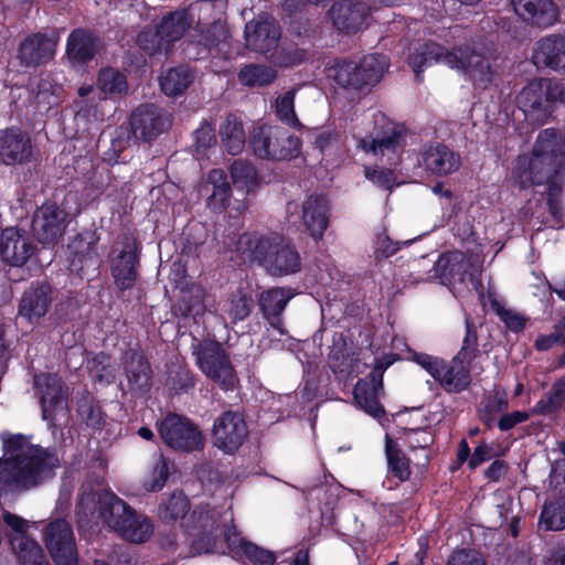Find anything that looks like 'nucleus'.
<instances>
[{"instance_id":"50","label":"nucleus","mask_w":565,"mask_h":565,"mask_svg":"<svg viewBox=\"0 0 565 565\" xmlns=\"http://www.w3.org/2000/svg\"><path fill=\"white\" fill-rule=\"evenodd\" d=\"M228 39L230 31L226 26V23L223 20L218 19L202 31L201 39L199 42L200 44L209 49H212L225 45Z\"/></svg>"},{"instance_id":"46","label":"nucleus","mask_w":565,"mask_h":565,"mask_svg":"<svg viewBox=\"0 0 565 565\" xmlns=\"http://www.w3.org/2000/svg\"><path fill=\"white\" fill-rule=\"evenodd\" d=\"M125 370L128 382L136 388L149 385V365L139 353H132L130 360L126 361Z\"/></svg>"},{"instance_id":"20","label":"nucleus","mask_w":565,"mask_h":565,"mask_svg":"<svg viewBox=\"0 0 565 565\" xmlns=\"http://www.w3.org/2000/svg\"><path fill=\"white\" fill-rule=\"evenodd\" d=\"M370 3L359 0H341L329 10L333 25L345 33L361 30L371 13Z\"/></svg>"},{"instance_id":"61","label":"nucleus","mask_w":565,"mask_h":565,"mask_svg":"<svg viewBox=\"0 0 565 565\" xmlns=\"http://www.w3.org/2000/svg\"><path fill=\"white\" fill-rule=\"evenodd\" d=\"M497 313L500 317V319L505 323V326L512 331H520L525 326V319L520 313L511 309L499 307L497 309Z\"/></svg>"},{"instance_id":"42","label":"nucleus","mask_w":565,"mask_h":565,"mask_svg":"<svg viewBox=\"0 0 565 565\" xmlns=\"http://www.w3.org/2000/svg\"><path fill=\"white\" fill-rule=\"evenodd\" d=\"M277 77L275 68L266 65L249 64L243 67L238 79L246 86H265L273 83Z\"/></svg>"},{"instance_id":"30","label":"nucleus","mask_w":565,"mask_h":565,"mask_svg":"<svg viewBox=\"0 0 565 565\" xmlns=\"http://www.w3.org/2000/svg\"><path fill=\"white\" fill-rule=\"evenodd\" d=\"M470 364L465 353L458 352L449 364L443 361L436 381L448 392H461L470 383Z\"/></svg>"},{"instance_id":"19","label":"nucleus","mask_w":565,"mask_h":565,"mask_svg":"<svg viewBox=\"0 0 565 565\" xmlns=\"http://www.w3.org/2000/svg\"><path fill=\"white\" fill-rule=\"evenodd\" d=\"M57 43L58 35L55 32L31 34L20 43L18 57L25 66L36 67L46 64L54 57Z\"/></svg>"},{"instance_id":"40","label":"nucleus","mask_w":565,"mask_h":565,"mask_svg":"<svg viewBox=\"0 0 565 565\" xmlns=\"http://www.w3.org/2000/svg\"><path fill=\"white\" fill-rule=\"evenodd\" d=\"M97 87L106 97H116L127 93L128 83L118 70L106 67L98 73Z\"/></svg>"},{"instance_id":"62","label":"nucleus","mask_w":565,"mask_h":565,"mask_svg":"<svg viewBox=\"0 0 565 565\" xmlns=\"http://www.w3.org/2000/svg\"><path fill=\"white\" fill-rule=\"evenodd\" d=\"M562 193V188L556 185L555 183L550 186L548 190V206L552 216L556 220L557 223H561L564 218V211L562 204L558 200Z\"/></svg>"},{"instance_id":"53","label":"nucleus","mask_w":565,"mask_h":565,"mask_svg":"<svg viewBox=\"0 0 565 565\" xmlns=\"http://www.w3.org/2000/svg\"><path fill=\"white\" fill-rule=\"evenodd\" d=\"M274 51L273 58L275 63L284 67L300 64L308 57V53L305 50L292 44L284 45L278 51Z\"/></svg>"},{"instance_id":"38","label":"nucleus","mask_w":565,"mask_h":565,"mask_svg":"<svg viewBox=\"0 0 565 565\" xmlns=\"http://www.w3.org/2000/svg\"><path fill=\"white\" fill-rule=\"evenodd\" d=\"M62 87L49 79H41L36 87L31 89V105L41 114L49 111L60 102Z\"/></svg>"},{"instance_id":"15","label":"nucleus","mask_w":565,"mask_h":565,"mask_svg":"<svg viewBox=\"0 0 565 565\" xmlns=\"http://www.w3.org/2000/svg\"><path fill=\"white\" fill-rule=\"evenodd\" d=\"M70 214L55 203H45L33 215L32 230L44 246H54L64 236L70 224Z\"/></svg>"},{"instance_id":"22","label":"nucleus","mask_w":565,"mask_h":565,"mask_svg":"<svg viewBox=\"0 0 565 565\" xmlns=\"http://www.w3.org/2000/svg\"><path fill=\"white\" fill-rule=\"evenodd\" d=\"M52 301V288L46 284H34L22 294L18 316L30 324H38L49 312Z\"/></svg>"},{"instance_id":"27","label":"nucleus","mask_w":565,"mask_h":565,"mask_svg":"<svg viewBox=\"0 0 565 565\" xmlns=\"http://www.w3.org/2000/svg\"><path fill=\"white\" fill-rule=\"evenodd\" d=\"M532 60L539 67L565 70V35L551 34L539 40L534 46Z\"/></svg>"},{"instance_id":"41","label":"nucleus","mask_w":565,"mask_h":565,"mask_svg":"<svg viewBox=\"0 0 565 565\" xmlns=\"http://www.w3.org/2000/svg\"><path fill=\"white\" fill-rule=\"evenodd\" d=\"M539 526L544 531H562L565 529V501L553 500L542 508Z\"/></svg>"},{"instance_id":"51","label":"nucleus","mask_w":565,"mask_h":565,"mask_svg":"<svg viewBox=\"0 0 565 565\" xmlns=\"http://www.w3.org/2000/svg\"><path fill=\"white\" fill-rule=\"evenodd\" d=\"M139 47L149 55L167 52L169 43L160 34V30L148 29L139 33L137 38Z\"/></svg>"},{"instance_id":"10","label":"nucleus","mask_w":565,"mask_h":565,"mask_svg":"<svg viewBox=\"0 0 565 565\" xmlns=\"http://www.w3.org/2000/svg\"><path fill=\"white\" fill-rule=\"evenodd\" d=\"M557 90L548 79H534L518 94L516 104L529 124L541 126L552 115Z\"/></svg>"},{"instance_id":"31","label":"nucleus","mask_w":565,"mask_h":565,"mask_svg":"<svg viewBox=\"0 0 565 565\" xmlns=\"http://www.w3.org/2000/svg\"><path fill=\"white\" fill-rule=\"evenodd\" d=\"M294 297L290 288L274 287L260 295L259 305L265 318L269 324L276 329L279 334H284V329L279 316L285 310L288 301Z\"/></svg>"},{"instance_id":"36","label":"nucleus","mask_w":565,"mask_h":565,"mask_svg":"<svg viewBox=\"0 0 565 565\" xmlns=\"http://www.w3.org/2000/svg\"><path fill=\"white\" fill-rule=\"evenodd\" d=\"M252 307V299L242 289H237L222 302L220 315L222 319H230L236 323L249 316Z\"/></svg>"},{"instance_id":"56","label":"nucleus","mask_w":565,"mask_h":565,"mask_svg":"<svg viewBox=\"0 0 565 565\" xmlns=\"http://www.w3.org/2000/svg\"><path fill=\"white\" fill-rule=\"evenodd\" d=\"M107 358L105 355H98L88 361V370L94 379L100 382L110 383L114 381L113 371L107 364Z\"/></svg>"},{"instance_id":"34","label":"nucleus","mask_w":565,"mask_h":565,"mask_svg":"<svg viewBox=\"0 0 565 565\" xmlns=\"http://www.w3.org/2000/svg\"><path fill=\"white\" fill-rule=\"evenodd\" d=\"M220 136L223 147L233 156L243 151L246 142V135L243 122L235 116H227L220 126Z\"/></svg>"},{"instance_id":"28","label":"nucleus","mask_w":565,"mask_h":565,"mask_svg":"<svg viewBox=\"0 0 565 565\" xmlns=\"http://www.w3.org/2000/svg\"><path fill=\"white\" fill-rule=\"evenodd\" d=\"M419 164L425 171L437 177L455 173L460 164V157L445 145L436 143L427 147L423 153Z\"/></svg>"},{"instance_id":"21","label":"nucleus","mask_w":565,"mask_h":565,"mask_svg":"<svg viewBox=\"0 0 565 565\" xmlns=\"http://www.w3.org/2000/svg\"><path fill=\"white\" fill-rule=\"evenodd\" d=\"M299 218L305 231L316 242L322 241L329 226V203L327 199L317 194L307 196L300 205Z\"/></svg>"},{"instance_id":"37","label":"nucleus","mask_w":565,"mask_h":565,"mask_svg":"<svg viewBox=\"0 0 565 565\" xmlns=\"http://www.w3.org/2000/svg\"><path fill=\"white\" fill-rule=\"evenodd\" d=\"M194 79V74L186 66H178L168 70L160 77V86L167 96L183 94Z\"/></svg>"},{"instance_id":"24","label":"nucleus","mask_w":565,"mask_h":565,"mask_svg":"<svg viewBox=\"0 0 565 565\" xmlns=\"http://www.w3.org/2000/svg\"><path fill=\"white\" fill-rule=\"evenodd\" d=\"M35 245L23 232L14 227L2 231L0 237V255L11 266H22L34 254Z\"/></svg>"},{"instance_id":"33","label":"nucleus","mask_w":565,"mask_h":565,"mask_svg":"<svg viewBox=\"0 0 565 565\" xmlns=\"http://www.w3.org/2000/svg\"><path fill=\"white\" fill-rule=\"evenodd\" d=\"M194 21L190 10H178L164 15L158 25L160 34L169 43L180 40Z\"/></svg>"},{"instance_id":"52","label":"nucleus","mask_w":565,"mask_h":565,"mask_svg":"<svg viewBox=\"0 0 565 565\" xmlns=\"http://www.w3.org/2000/svg\"><path fill=\"white\" fill-rule=\"evenodd\" d=\"M204 298L205 290L202 286L192 284L185 290H182V302L184 305V315L193 317L200 316L204 312Z\"/></svg>"},{"instance_id":"44","label":"nucleus","mask_w":565,"mask_h":565,"mask_svg":"<svg viewBox=\"0 0 565 565\" xmlns=\"http://www.w3.org/2000/svg\"><path fill=\"white\" fill-rule=\"evenodd\" d=\"M190 509L189 499L181 492H174L159 507V518L172 522L183 518Z\"/></svg>"},{"instance_id":"23","label":"nucleus","mask_w":565,"mask_h":565,"mask_svg":"<svg viewBox=\"0 0 565 565\" xmlns=\"http://www.w3.org/2000/svg\"><path fill=\"white\" fill-rule=\"evenodd\" d=\"M130 124L137 139L150 141L168 129L170 120L154 105H142L131 115Z\"/></svg>"},{"instance_id":"29","label":"nucleus","mask_w":565,"mask_h":565,"mask_svg":"<svg viewBox=\"0 0 565 565\" xmlns=\"http://www.w3.org/2000/svg\"><path fill=\"white\" fill-rule=\"evenodd\" d=\"M515 13L524 21L540 28L553 25L558 17L552 0H511Z\"/></svg>"},{"instance_id":"64","label":"nucleus","mask_w":565,"mask_h":565,"mask_svg":"<svg viewBox=\"0 0 565 565\" xmlns=\"http://www.w3.org/2000/svg\"><path fill=\"white\" fill-rule=\"evenodd\" d=\"M399 249L398 243L393 242L385 234L377 236L375 242V254L382 257H390Z\"/></svg>"},{"instance_id":"48","label":"nucleus","mask_w":565,"mask_h":565,"mask_svg":"<svg viewBox=\"0 0 565 565\" xmlns=\"http://www.w3.org/2000/svg\"><path fill=\"white\" fill-rule=\"evenodd\" d=\"M385 452L390 471L402 481L408 479L411 476L408 460L405 455L394 446L388 435H386Z\"/></svg>"},{"instance_id":"43","label":"nucleus","mask_w":565,"mask_h":565,"mask_svg":"<svg viewBox=\"0 0 565 565\" xmlns=\"http://www.w3.org/2000/svg\"><path fill=\"white\" fill-rule=\"evenodd\" d=\"M354 401L366 414L379 418L384 414L380 405L375 388H370L364 381H359L354 387Z\"/></svg>"},{"instance_id":"13","label":"nucleus","mask_w":565,"mask_h":565,"mask_svg":"<svg viewBox=\"0 0 565 565\" xmlns=\"http://www.w3.org/2000/svg\"><path fill=\"white\" fill-rule=\"evenodd\" d=\"M162 440L171 448L194 451L203 447L204 437L200 429L188 418L170 414L159 425Z\"/></svg>"},{"instance_id":"39","label":"nucleus","mask_w":565,"mask_h":565,"mask_svg":"<svg viewBox=\"0 0 565 565\" xmlns=\"http://www.w3.org/2000/svg\"><path fill=\"white\" fill-rule=\"evenodd\" d=\"M125 523L119 534L130 542H146L153 533V525L150 520L146 515L138 514L135 511L128 516Z\"/></svg>"},{"instance_id":"35","label":"nucleus","mask_w":565,"mask_h":565,"mask_svg":"<svg viewBox=\"0 0 565 565\" xmlns=\"http://www.w3.org/2000/svg\"><path fill=\"white\" fill-rule=\"evenodd\" d=\"M437 270L441 271V277L450 285L463 284L467 276L468 263L460 252H451L438 258Z\"/></svg>"},{"instance_id":"54","label":"nucleus","mask_w":565,"mask_h":565,"mask_svg":"<svg viewBox=\"0 0 565 565\" xmlns=\"http://www.w3.org/2000/svg\"><path fill=\"white\" fill-rule=\"evenodd\" d=\"M563 344H565V316L555 324L551 334H540L534 343L539 351H547Z\"/></svg>"},{"instance_id":"11","label":"nucleus","mask_w":565,"mask_h":565,"mask_svg":"<svg viewBox=\"0 0 565 565\" xmlns=\"http://www.w3.org/2000/svg\"><path fill=\"white\" fill-rule=\"evenodd\" d=\"M196 362L201 371L223 390H232L237 383L233 365L221 344L216 342L200 343Z\"/></svg>"},{"instance_id":"60","label":"nucleus","mask_w":565,"mask_h":565,"mask_svg":"<svg viewBox=\"0 0 565 565\" xmlns=\"http://www.w3.org/2000/svg\"><path fill=\"white\" fill-rule=\"evenodd\" d=\"M412 360L426 370L435 380L439 376V370L444 360L417 352L413 353Z\"/></svg>"},{"instance_id":"5","label":"nucleus","mask_w":565,"mask_h":565,"mask_svg":"<svg viewBox=\"0 0 565 565\" xmlns=\"http://www.w3.org/2000/svg\"><path fill=\"white\" fill-rule=\"evenodd\" d=\"M406 147V129L383 114L374 116V127L356 139V148L374 160V169L365 177H390L401 163Z\"/></svg>"},{"instance_id":"49","label":"nucleus","mask_w":565,"mask_h":565,"mask_svg":"<svg viewBox=\"0 0 565 565\" xmlns=\"http://www.w3.org/2000/svg\"><path fill=\"white\" fill-rule=\"evenodd\" d=\"M295 90H288L276 99V115L287 126L300 128L301 124L295 113Z\"/></svg>"},{"instance_id":"59","label":"nucleus","mask_w":565,"mask_h":565,"mask_svg":"<svg viewBox=\"0 0 565 565\" xmlns=\"http://www.w3.org/2000/svg\"><path fill=\"white\" fill-rule=\"evenodd\" d=\"M447 565H486V563L478 552L460 550L450 555Z\"/></svg>"},{"instance_id":"1","label":"nucleus","mask_w":565,"mask_h":565,"mask_svg":"<svg viewBox=\"0 0 565 565\" xmlns=\"http://www.w3.org/2000/svg\"><path fill=\"white\" fill-rule=\"evenodd\" d=\"M230 512H221L209 505H199L186 520V532L193 554L225 553L245 556L254 565H274L276 557L250 542L245 541L232 524Z\"/></svg>"},{"instance_id":"6","label":"nucleus","mask_w":565,"mask_h":565,"mask_svg":"<svg viewBox=\"0 0 565 565\" xmlns=\"http://www.w3.org/2000/svg\"><path fill=\"white\" fill-rule=\"evenodd\" d=\"M132 512L134 510L121 499L111 492L105 491L102 482L87 481L82 484L77 504L81 526L100 519L110 529L119 533Z\"/></svg>"},{"instance_id":"45","label":"nucleus","mask_w":565,"mask_h":565,"mask_svg":"<svg viewBox=\"0 0 565 565\" xmlns=\"http://www.w3.org/2000/svg\"><path fill=\"white\" fill-rule=\"evenodd\" d=\"M168 476L167 460L161 455L157 456L142 478V487L149 492L160 491L164 487Z\"/></svg>"},{"instance_id":"14","label":"nucleus","mask_w":565,"mask_h":565,"mask_svg":"<svg viewBox=\"0 0 565 565\" xmlns=\"http://www.w3.org/2000/svg\"><path fill=\"white\" fill-rule=\"evenodd\" d=\"M248 427L238 411H226L218 415L212 428V443L224 454L235 452L247 439Z\"/></svg>"},{"instance_id":"3","label":"nucleus","mask_w":565,"mask_h":565,"mask_svg":"<svg viewBox=\"0 0 565 565\" xmlns=\"http://www.w3.org/2000/svg\"><path fill=\"white\" fill-rule=\"evenodd\" d=\"M497 58L495 49L482 43H468L448 51L440 44L429 42L414 50L409 55V65L418 78L425 66L441 62L461 72L476 87L487 88L498 75Z\"/></svg>"},{"instance_id":"12","label":"nucleus","mask_w":565,"mask_h":565,"mask_svg":"<svg viewBox=\"0 0 565 565\" xmlns=\"http://www.w3.org/2000/svg\"><path fill=\"white\" fill-rule=\"evenodd\" d=\"M138 246L130 234L120 235L111 250V275L116 286L121 289L134 287L138 276Z\"/></svg>"},{"instance_id":"58","label":"nucleus","mask_w":565,"mask_h":565,"mask_svg":"<svg viewBox=\"0 0 565 565\" xmlns=\"http://www.w3.org/2000/svg\"><path fill=\"white\" fill-rule=\"evenodd\" d=\"M433 440V436L427 429H408L405 433V441L411 449H425Z\"/></svg>"},{"instance_id":"63","label":"nucleus","mask_w":565,"mask_h":565,"mask_svg":"<svg viewBox=\"0 0 565 565\" xmlns=\"http://www.w3.org/2000/svg\"><path fill=\"white\" fill-rule=\"evenodd\" d=\"M495 455L497 454L494 452L491 445L481 443L478 447L475 448L473 454L471 455L468 465H469L470 469H476L478 466H480L484 461L490 460Z\"/></svg>"},{"instance_id":"9","label":"nucleus","mask_w":565,"mask_h":565,"mask_svg":"<svg viewBox=\"0 0 565 565\" xmlns=\"http://www.w3.org/2000/svg\"><path fill=\"white\" fill-rule=\"evenodd\" d=\"M250 145L259 158L286 160L298 154L300 140L279 126L260 125L254 128Z\"/></svg>"},{"instance_id":"17","label":"nucleus","mask_w":565,"mask_h":565,"mask_svg":"<svg viewBox=\"0 0 565 565\" xmlns=\"http://www.w3.org/2000/svg\"><path fill=\"white\" fill-rule=\"evenodd\" d=\"M46 547L56 565H76L77 551L71 525L65 520L51 522L45 532Z\"/></svg>"},{"instance_id":"18","label":"nucleus","mask_w":565,"mask_h":565,"mask_svg":"<svg viewBox=\"0 0 565 565\" xmlns=\"http://www.w3.org/2000/svg\"><path fill=\"white\" fill-rule=\"evenodd\" d=\"M280 36V26L268 14H260L245 25V44L257 53L267 54L277 50Z\"/></svg>"},{"instance_id":"47","label":"nucleus","mask_w":565,"mask_h":565,"mask_svg":"<svg viewBox=\"0 0 565 565\" xmlns=\"http://www.w3.org/2000/svg\"><path fill=\"white\" fill-rule=\"evenodd\" d=\"M95 253V243L79 235L68 245V258L72 270L78 271L84 264L92 259Z\"/></svg>"},{"instance_id":"16","label":"nucleus","mask_w":565,"mask_h":565,"mask_svg":"<svg viewBox=\"0 0 565 565\" xmlns=\"http://www.w3.org/2000/svg\"><path fill=\"white\" fill-rule=\"evenodd\" d=\"M3 521L13 531L10 541L18 558L24 565H45L46 559L41 546L26 535L28 521L8 511L3 513Z\"/></svg>"},{"instance_id":"26","label":"nucleus","mask_w":565,"mask_h":565,"mask_svg":"<svg viewBox=\"0 0 565 565\" xmlns=\"http://www.w3.org/2000/svg\"><path fill=\"white\" fill-rule=\"evenodd\" d=\"M32 157L30 137L19 128L0 131V161L7 166L23 164Z\"/></svg>"},{"instance_id":"55","label":"nucleus","mask_w":565,"mask_h":565,"mask_svg":"<svg viewBox=\"0 0 565 565\" xmlns=\"http://www.w3.org/2000/svg\"><path fill=\"white\" fill-rule=\"evenodd\" d=\"M216 145V137L213 127L203 122L194 131V147L196 154L205 156L206 151Z\"/></svg>"},{"instance_id":"4","label":"nucleus","mask_w":565,"mask_h":565,"mask_svg":"<svg viewBox=\"0 0 565 565\" xmlns=\"http://www.w3.org/2000/svg\"><path fill=\"white\" fill-rule=\"evenodd\" d=\"M236 249L246 262L257 264L269 276L284 277L301 270L302 259L294 243L280 235L259 236L245 233Z\"/></svg>"},{"instance_id":"25","label":"nucleus","mask_w":565,"mask_h":565,"mask_svg":"<svg viewBox=\"0 0 565 565\" xmlns=\"http://www.w3.org/2000/svg\"><path fill=\"white\" fill-rule=\"evenodd\" d=\"M39 388L43 419H52L66 409V396L60 377L54 374H41L34 379Z\"/></svg>"},{"instance_id":"32","label":"nucleus","mask_w":565,"mask_h":565,"mask_svg":"<svg viewBox=\"0 0 565 565\" xmlns=\"http://www.w3.org/2000/svg\"><path fill=\"white\" fill-rule=\"evenodd\" d=\"M98 50V39L86 29H75L66 43V56L73 64H83L94 58Z\"/></svg>"},{"instance_id":"57","label":"nucleus","mask_w":565,"mask_h":565,"mask_svg":"<svg viewBox=\"0 0 565 565\" xmlns=\"http://www.w3.org/2000/svg\"><path fill=\"white\" fill-rule=\"evenodd\" d=\"M231 185L226 179H215L213 182V192L210 195L209 204L213 209H222L227 204Z\"/></svg>"},{"instance_id":"8","label":"nucleus","mask_w":565,"mask_h":565,"mask_svg":"<svg viewBox=\"0 0 565 565\" xmlns=\"http://www.w3.org/2000/svg\"><path fill=\"white\" fill-rule=\"evenodd\" d=\"M387 67L388 60L385 55L371 54L364 56L360 63L338 62L329 70V77L345 90L361 92L376 85Z\"/></svg>"},{"instance_id":"7","label":"nucleus","mask_w":565,"mask_h":565,"mask_svg":"<svg viewBox=\"0 0 565 565\" xmlns=\"http://www.w3.org/2000/svg\"><path fill=\"white\" fill-rule=\"evenodd\" d=\"M516 169L520 174H545L557 177L565 173V141L552 128L542 130L535 141L532 156H519Z\"/></svg>"},{"instance_id":"2","label":"nucleus","mask_w":565,"mask_h":565,"mask_svg":"<svg viewBox=\"0 0 565 565\" xmlns=\"http://www.w3.org/2000/svg\"><path fill=\"white\" fill-rule=\"evenodd\" d=\"M0 493L28 489L51 478L58 458L23 435L1 434Z\"/></svg>"}]
</instances>
